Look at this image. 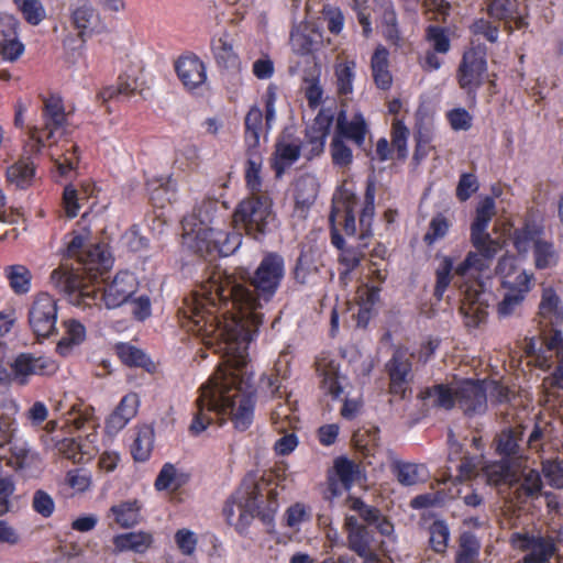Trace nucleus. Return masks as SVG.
I'll return each mask as SVG.
<instances>
[{"label": "nucleus", "mask_w": 563, "mask_h": 563, "mask_svg": "<svg viewBox=\"0 0 563 563\" xmlns=\"http://www.w3.org/2000/svg\"><path fill=\"white\" fill-rule=\"evenodd\" d=\"M284 275L283 257L268 253L251 279L254 289L216 272L185 298L184 325L224 358L200 387L197 412L189 427L192 434H200L216 419L230 418L241 431L252 424L254 391L247 365L249 344L263 321L260 309L273 298Z\"/></svg>", "instance_id": "f257e3e1"}, {"label": "nucleus", "mask_w": 563, "mask_h": 563, "mask_svg": "<svg viewBox=\"0 0 563 563\" xmlns=\"http://www.w3.org/2000/svg\"><path fill=\"white\" fill-rule=\"evenodd\" d=\"M539 323L541 339L527 341L525 353L529 365L544 371L555 366L554 372L544 377L542 383L545 402L550 404L552 397H563V306L551 287L542 291Z\"/></svg>", "instance_id": "f03ea898"}, {"label": "nucleus", "mask_w": 563, "mask_h": 563, "mask_svg": "<svg viewBox=\"0 0 563 563\" xmlns=\"http://www.w3.org/2000/svg\"><path fill=\"white\" fill-rule=\"evenodd\" d=\"M218 202L205 199L183 220V244L195 253L217 251L222 256L233 254L242 243L240 232L228 233L213 227Z\"/></svg>", "instance_id": "7ed1b4c3"}, {"label": "nucleus", "mask_w": 563, "mask_h": 563, "mask_svg": "<svg viewBox=\"0 0 563 563\" xmlns=\"http://www.w3.org/2000/svg\"><path fill=\"white\" fill-rule=\"evenodd\" d=\"M454 267L451 257H444L437 271L435 295L440 298L448 288L450 282L454 279V284L461 289L463 295L461 303V313L464 316L465 324L470 328L478 327L487 316L488 301L490 292L487 289V280L489 278V268L474 276L462 277L455 272L460 266Z\"/></svg>", "instance_id": "20e7f679"}, {"label": "nucleus", "mask_w": 563, "mask_h": 563, "mask_svg": "<svg viewBox=\"0 0 563 563\" xmlns=\"http://www.w3.org/2000/svg\"><path fill=\"white\" fill-rule=\"evenodd\" d=\"M428 406L452 409L457 405L465 415H483L487 410L485 379L456 378L450 384H437L421 391Z\"/></svg>", "instance_id": "39448f33"}, {"label": "nucleus", "mask_w": 563, "mask_h": 563, "mask_svg": "<svg viewBox=\"0 0 563 563\" xmlns=\"http://www.w3.org/2000/svg\"><path fill=\"white\" fill-rule=\"evenodd\" d=\"M496 213L495 201L486 197L479 201L476 216L471 225V242L477 252H470L456 268L459 276H474L490 266V261L501 250L499 240L492 239L487 228Z\"/></svg>", "instance_id": "423d86ee"}, {"label": "nucleus", "mask_w": 563, "mask_h": 563, "mask_svg": "<svg viewBox=\"0 0 563 563\" xmlns=\"http://www.w3.org/2000/svg\"><path fill=\"white\" fill-rule=\"evenodd\" d=\"M277 508L275 492L269 489L264 496L262 485L253 477H246L239 490L225 503L223 515L228 523L243 530L255 516H261L265 520Z\"/></svg>", "instance_id": "0eeeda50"}, {"label": "nucleus", "mask_w": 563, "mask_h": 563, "mask_svg": "<svg viewBox=\"0 0 563 563\" xmlns=\"http://www.w3.org/2000/svg\"><path fill=\"white\" fill-rule=\"evenodd\" d=\"M511 240L518 255L522 258L532 251L537 269L555 267L560 261L559 251L551 241L543 238V229L534 222H526L523 227L516 229Z\"/></svg>", "instance_id": "6e6552de"}, {"label": "nucleus", "mask_w": 563, "mask_h": 563, "mask_svg": "<svg viewBox=\"0 0 563 563\" xmlns=\"http://www.w3.org/2000/svg\"><path fill=\"white\" fill-rule=\"evenodd\" d=\"M68 114L63 100L58 96L44 99L42 109V124L29 129V137L35 143L36 152L46 145L52 147L68 133Z\"/></svg>", "instance_id": "1a4fd4ad"}, {"label": "nucleus", "mask_w": 563, "mask_h": 563, "mask_svg": "<svg viewBox=\"0 0 563 563\" xmlns=\"http://www.w3.org/2000/svg\"><path fill=\"white\" fill-rule=\"evenodd\" d=\"M272 200L267 196H253L242 200L234 210L232 221L238 230L247 234L264 233L274 220Z\"/></svg>", "instance_id": "9d476101"}, {"label": "nucleus", "mask_w": 563, "mask_h": 563, "mask_svg": "<svg viewBox=\"0 0 563 563\" xmlns=\"http://www.w3.org/2000/svg\"><path fill=\"white\" fill-rule=\"evenodd\" d=\"M57 301L48 292H38L33 297L27 311V322L33 334L47 339L56 333Z\"/></svg>", "instance_id": "9b49d317"}, {"label": "nucleus", "mask_w": 563, "mask_h": 563, "mask_svg": "<svg viewBox=\"0 0 563 563\" xmlns=\"http://www.w3.org/2000/svg\"><path fill=\"white\" fill-rule=\"evenodd\" d=\"M79 268L67 269L58 267L51 274L52 285L68 296L69 302L79 307H91L98 305V296L95 288L84 285Z\"/></svg>", "instance_id": "f8f14e48"}, {"label": "nucleus", "mask_w": 563, "mask_h": 563, "mask_svg": "<svg viewBox=\"0 0 563 563\" xmlns=\"http://www.w3.org/2000/svg\"><path fill=\"white\" fill-rule=\"evenodd\" d=\"M486 73V47L475 44V40H472V46L464 53L457 69L459 85L467 93H475L483 84Z\"/></svg>", "instance_id": "ddd939ff"}, {"label": "nucleus", "mask_w": 563, "mask_h": 563, "mask_svg": "<svg viewBox=\"0 0 563 563\" xmlns=\"http://www.w3.org/2000/svg\"><path fill=\"white\" fill-rule=\"evenodd\" d=\"M496 274L500 277L503 290L527 296L534 285L533 273L517 266L512 255H505L498 261Z\"/></svg>", "instance_id": "4468645a"}, {"label": "nucleus", "mask_w": 563, "mask_h": 563, "mask_svg": "<svg viewBox=\"0 0 563 563\" xmlns=\"http://www.w3.org/2000/svg\"><path fill=\"white\" fill-rule=\"evenodd\" d=\"M511 543L527 552L519 563H550L555 552L554 540L550 537L518 532L512 534Z\"/></svg>", "instance_id": "2eb2a0df"}, {"label": "nucleus", "mask_w": 563, "mask_h": 563, "mask_svg": "<svg viewBox=\"0 0 563 563\" xmlns=\"http://www.w3.org/2000/svg\"><path fill=\"white\" fill-rule=\"evenodd\" d=\"M344 528L349 549L362 558L364 563H378L377 554L373 549L374 538L368 528L353 515H346Z\"/></svg>", "instance_id": "dca6fc26"}, {"label": "nucleus", "mask_w": 563, "mask_h": 563, "mask_svg": "<svg viewBox=\"0 0 563 563\" xmlns=\"http://www.w3.org/2000/svg\"><path fill=\"white\" fill-rule=\"evenodd\" d=\"M137 286V279L132 273L120 272L104 286L100 300L108 309L118 308L132 297Z\"/></svg>", "instance_id": "f3484780"}, {"label": "nucleus", "mask_w": 563, "mask_h": 563, "mask_svg": "<svg viewBox=\"0 0 563 563\" xmlns=\"http://www.w3.org/2000/svg\"><path fill=\"white\" fill-rule=\"evenodd\" d=\"M67 423L73 424L77 430H90L85 439L78 437V440L71 439L66 442L67 445L78 448L87 461L90 460L98 452V433L95 430V423L89 421L88 416L77 409L75 405L68 412Z\"/></svg>", "instance_id": "a211bd4d"}, {"label": "nucleus", "mask_w": 563, "mask_h": 563, "mask_svg": "<svg viewBox=\"0 0 563 563\" xmlns=\"http://www.w3.org/2000/svg\"><path fill=\"white\" fill-rule=\"evenodd\" d=\"M18 24L13 15H0V55L8 62L16 60L24 52V45L18 37Z\"/></svg>", "instance_id": "6ab92c4d"}, {"label": "nucleus", "mask_w": 563, "mask_h": 563, "mask_svg": "<svg viewBox=\"0 0 563 563\" xmlns=\"http://www.w3.org/2000/svg\"><path fill=\"white\" fill-rule=\"evenodd\" d=\"M487 13L490 18L505 22L509 30H511V22L515 23L516 29H523L528 25L526 21L527 7L521 5L518 0H490Z\"/></svg>", "instance_id": "aec40b11"}, {"label": "nucleus", "mask_w": 563, "mask_h": 563, "mask_svg": "<svg viewBox=\"0 0 563 563\" xmlns=\"http://www.w3.org/2000/svg\"><path fill=\"white\" fill-rule=\"evenodd\" d=\"M386 366L390 379V393L405 397L411 373L409 356L405 352L396 351Z\"/></svg>", "instance_id": "412c9836"}, {"label": "nucleus", "mask_w": 563, "mask_h": 563, "mask_svg": "<svg viewBox=\"0 0 563 563\" xmlns=\"http://www.w3.org/2000/svg\"><path fill=\"white\" fill-rule=\"evenodd\" d=\"M301 142L297 137L283 135L275 145L274 156L272 158V167L277 177L289 168L300 157Z\"/></svg>", "instance_id": "4be33fe9"}, {"label": "nucleus", "mask_w": 563, "mask_h": 563, "mask_svg": "<svg viewBox=\"0 0 563 563\" xmlns=\"http://www.w3.org/2000/svg\"><path fill=\"white\" fill-rule=\"evenodd\" d=\"M78 263L90 278L95 279L112 267L113 258L106 245L91 244L85 250Z\"/></svg>", "instance_id": "5701e85b"}, {"label": "nucleus", "mask_w": 563, "mask_h": 563, "mask_svg": "<svg viewBox=\"0 0 563 563\" xmlns=\"http://www.w3.org/2000/svg\"><path fill=\"white\" fill-rule=\"evenodd\" d=\"M71 22L80 37L98 31L100 19L89 0H71Z\"/></svg>", "instance_id": "b1692460"}, {"label": "nucleus", "mask_w": 563, "mask_h": 563, "mask_svg": "<svg viewBox=\"0 0 563 563\" xmlns=\"http://www.w3.org/2000/svg\"><path fill=\"white\" fill-rule=\"evenodd\" d=\"M347 505L360 519L367 526L375 527L382 536L390 537L393 534L394 525L376 507L367 505L358 498H350Z\"/></svg>", "instance_id": "393cba45"}, {"label": "nucleus", "mask_w": 563, "mask_h": 563, "mask_svg": "<svg viewBox=\"0 0 563 563\" xmlns=\"http://www.w3.org/2000/svg\"><path fill=\"white\" fill-rule=\"evenodd\" d=\"M139 406L140 399L136 394L131 393L125 395L115 410L107 419V432L114 434L122 430L135 417Z\"/></svg>", "instance_id": "a878e982"}, {"label": "nucleus", "mask_w": 563, "mask_h": 563, "mask_svg": "<svg viewBox=\"0 0 563 563\" xmlns=\"http://www.w3.org/2000/svg\"><path fill=\"white\" fill-rule=\"evenodd\" d=\"M176 71L184 86L190 90L207 79L206 67L195 55L180 57L176 63Z\"/></svg>", "instance_id": "bb28decb"}, {"label": "nucleus", "mask_w": 563, "mask_h": 563, "mask_svg": "<svg viewBox=\"0 0 563 563\" xmlns=\"http://www.w3.org/2000/svg\"><path fill=\"white\" fill-rule=\"evenodd\" d=\"M367 132L368 128L366 121L361 113H356L350 121L346 120L344 112L339 114L335 136H340L342 140L349 139L358 147H362L365 143Z\"/></svg>", "instance_id": "cd10ccee"}, {"label": "nucleus", "mask_w": 563, "mask_h": 563, "mask_svg": "<svg viewBox=\"0 0 563 563\" xmlns=\"http://www.w3.org/2000/svg\"><path fill=\"white\" fill-rule=\"evenodd\" d=\"M112 542L114 553L131 551L142 554L152 547L154 538L151 532L140 530L117 534Z\"/></svg>", "instance_id": "c85d7f7f"}, {"label": "nucleus", "mask_w": 563, "mask_h": 563, "mask_svg": "<svg viewBox=\"0 0 563 563\" xmlns=\"http://www.w3.org/2000/svg\"><path fill=\"white\" fill-rule=\"evenodd\" d=\"M378 25L387 42L396 46L400 45V32L397 24V15L390 0L382 1L376 9Z\"/></svg>", "instance_id": "c756f323"}, {"label": "nucleus", "mask_w": 563, "mask_h": 563, "mask_svg": "<svg viewBox=\"0 0 563 563\" xmlns=\"http://www.w3.org/2000/svg\"><path fill=\"white\" fill-rule=\"evenodd\" d=\"M10 464L23 475L32 477L36 476L42 470V460L35 451L27 445H14L12 448V456Z\"/></svg>", "instance_id": "7c9ffc66"}, {"label": "nucleus", "mask_w": 563, "mask_h": 563, "mask_svg": "<svg viewBox=\"0 0 563 563\" xmlns=\"http://www.w3.org/2000/svg\"><path fill=\"white\" fill-rule=\"evenodd\" d=\"M211 52L217 64L222 67L234 66L239 56L234 51L233 42L227 31L214 34L210 42Z\"/></svg>", "instance_id": "2f4dec72"}, {"label": "nucleus", "mask_w": 563, "mask_h": 563, "mask_svg": "<svg viewBox=\"0 0 563 563\" xmlns=\"http://www.w3.org/2000/svg\"><path fill=\"white\" fill-rule=\"evenodd\" d=\"M371 69L374 81L379 89L387 90L391 87L393 76L389 70V52L383 45H378L371 58Z\"/></svg>", "instance_id": "473e14b6"}, {"label": "nucleus", "mask_w": 563, "mask_h": 563, "mask_svg": "<svg viewBox=\"0 0 563 563\" xmlns=\"http://www.w3.org/2000/svg\"><path fill=\"white\" fill-rule=\"evenodd\" d=\"M518 460L519 459H516L511 462H493L485 465L483 471L487 482L493 485H498L501 483L515 485V481L518 479Z\"/></svg>", "instance_id": "72a5a7b5"}, {"label": "nucleus", "mask_w": 563, "mask_h": 563, "mask_svg": "<svg viewBox=\"0 0 563 563\" xmlns=\"http://www.w3.org/2000/svg\"><path fill=\"white\" fill-rule=\"evenodd\" d=\"M379 299V290L376 287H369L364 285L357 289L356 292V302L358 306V311L356 313L357 324L361 327H366L368 321L371 320L376 303Z\"/></svg>", "instance_id": "f704fd0d"}, {"label": "nucleus", "mask_w": 563, "mask_h": 563, "mask_svg": "<svg viewBox=\"0 0 563 563\" xmlns=\"http://www.w3.org/2000/svg\"><path fill=\"white\" fill-rule=\"evenodd\" d=\"M517 471L518 479L515 481V484H519L520 494H525L528 497L538 496L542 488L539 472L531 468L523 459L518 460Z\"/></svg>", "instance_id": "c9c22d12"}, {"label": "nucleus", "mask_w": 563, "mask_h": 563, "mask_svg": "<svg viewBox=\"0 0 563 563\" xmlns=\"http://www.w3.org/2000/svg\"><path fill=\"white\" fill-rule=\"evenodd\" d=\"M65 333L56 345L58 354L66 356L71 350L81 344L86 339V328L75 319H68L63 322Z\"/></svg>", "instance_id": "e433bc0d"}, {"label": "nucleus", "mask_w": 563, "mask_h": 563, "mask_svg": "<svg viewBox=\"0 0 563 563\" xmlns=\"http://www.w3.org/2000/svg\"><path fill=\"white\" fill-rule=\"evenodd\" d=\"M523 427L518 424L514 428H508L503 430L496 439V450L497 452L506 457L522 459L521 456H517L520 442L522 440Z\"/></svg>", "instance_id": "4c0bfd02"}, {"label": "nucleus", "mask_w": 563, "mask_h": 563, "mask_svg": "<svg viewBox=\"0 0 563 563\" xmlns=\"http://www.w3.org/2000/svg\"><path fill=\"white\" fill-rule=\"evenodd\" d=\"M263 162V151L261 148H247L245 180L252 194H257L262 189Z\"/></svg>", "instance_id": "58836bf2"}, {"label": "nucleus", "mask_w": 563, "mask_h": 563, "mask_svg": "<svg viewBox=\"0 0 563 563\" xmlns=\"http://www.w3.org/2000/svg\"><path fill=\"white\" fill-rule=\"evenodd\" d=\"M318 180L312 175H303L295 183V202L297 209H308L316 200L318 194Z\"/></svg>", "instance_id": "ea45409f"}, {"label": "nucleus", "mask_w": 563, "mask_h": 563, "mask_svg": "<svg viewBox=\"0 0 563 563\" xmlns=\"http://www.w3.org/2000/svg\"><path fill=\"white\" fill-rule=\"evenodd\" d=\"M142 505L137 500H126L110 508L114 521L121 528H132L141 521Z\"/></svg>", "instance_id": "a19ab883"}, {"label": "nucleus", "mask_w": 563, "mask_h": 563, "mask_svg": "<svg viewBox=\"0 0 563 563\" xmlns=\"http://www.w3.org/2000/svg\"><path fill=\"white\" fill-rule=\"evenodd\" d=\"M3 273L14 294L24 295L31 290L32 274L26 266L21 264L9 265Z\"/></svg>", "instance_id": "79ce46f5"}, {"label": "nucleus", "mask_w": 563, "mask_h": 563, "mask_svg": "<svg viewBox=\"0 0 563 563\" xmlns=\"http://www.w3.org/2000/svg\"><path fill=\"white\" fill-rule=\"evenodd\" d=\"M356 62L354 59L338 58L334 65V75L336 87L340 95H351L353 92V82L355 79Z\"/></svg>", "instance_id": "37998d69"}, {"label": "nucleus", "mask_w": 563, "mask_h": 563, "mask_svg": "<svg viewBox=\"0 0 563 563\" xmlns=\"http://www.w3.org/2000/svg\"><path fill=\"white\" fill-rule=\"evenodd\" d=\"M34 175V164L30 158H21L7 170L8 181L18 188H26L31 186Z\"/></svg>", "instance_id": "c03bdc74"}, {"label": "nucleus", "mask_w": 563, "mask_h": 563, "mask_svg": "<svg viewBox=\"0 0 563 563\" xmlns=\"http://www.w3.org/2000/svg\"><path fill=\"white\" fill-rule=\"evenodd\" d=\"M263 131V111L254 106L245 117V143L247 148H261L260 140Z\"/></svg>", "instance_id": "a18cd8bd"}, {"label": "nucleus", "mask_w": 563, "mask_h": 563, "mask_svg": "<svg viewBox=\"0 0 563 563\" xmlns=\"http://www.w3.org/2000/svg\"><path fill=\"white\" fill-rule=\"evenodd\" d=\"M13 382L19 385H26L30 377L37 375L34 362V354L21 353L11 364Z\"/></svg>", "instance_id": "49530a36"}, {"label": "nucleus", "mask_w": 563, "mask_h": 563, "mask_svg": "<svg viewBox=\"0 0 563 563\" xmlns=\"http://www.w3.org/2000/svg\"><path fill=\"white\" fill-rule=\"evenodd\" d=\"M340 205L341 202L334 201L330 220L332 222L343 220L345 233L349 235H354L356 233V222L354 213L355 199L354 197H351L345 202H342V210Z\"/></svg>", "instance_id": "de8ad7c7"}, {"label": "nucleus", "mask_w": 563, "mask_h": 563, "mask_svg": "<svg viewBox=\"0 0 563 563\" xmlns=\"http://www.w3.org/2000/svg\"><path fill=\"white\" fill-rule=\"evenodd\" d=\"M154 442V432L150 427L139 429L136 437L131 445V453L135 461L144 462L152 453Z\"/></svg>", "instance_id": "09e8293b"}, {"label": "nucleus", "mask_w": 563, "mask_h": 563, "mask_svg": "<svg viewBox=\"0 0 563 563\" xmlns=\"http://www.w3.org/2000/svg\"><path fill=\"white\" fill-rule=\"evenodd\" d=\"M329 121L317 119L313 125H311L307 131V140L310 145V155L316 156L323 152L328 130H329Z\"/></svg>", "instance_id": "8fccbe9b"}, {"label": "nucleus", "mask_w": 563, "mask_h": 563, "mask_svg": "<svg viewBox=\"0 0 563 563\" xmlns=\"http://www.w3.org/2000/svg\"><path fill=\"white\" fill-rule=\"evenodd\" d=\"M427 477V468L422 464L400 463L397 465V479L404 486H413Z\"/></svg>", "instance_id": "3c124183"}, {"label": "nucleus", "mask_w": 563, "mask_h": 563, "mask_svg": "<svg viewBox=\"0 0 563 563\" xmlns=\"http://www.w3.org/2000/svg\"><path fill=\"white\" fill-rule=\"evenodd\" d=\"M334 470L345 489H350L361 477L360 466L345 457H339L335 460Z\"/></svg>", "instance_id": "603ef678"}, {"label": "nucleus", "mask_w": 563, "mask_h": 563, "mask_svg": "<svg viewBox=\"0 0 563 563\" xmlns=\"http://www.w3.org/2000/svg\"><path fill=\"white\" fill-rule=\"evenodd\" d=\"M272 422L275 429L283 433L296 427L297 417L288 402H279L272 412Z\"/></svg>", "instance_id": "864d4df0"}, {"label": "nucleus", "mask_w": 563, "mask_h": 563, "mask_svg": "<svg viewBox=\"0 0 563 563\" xmlns=\"http://www.w3.org/2000/svg\"><path fill=\"white\" fill-rule=\"evenodd\" d=\"M429 534L430 548L439 554L445 553L450 539L448 525L442 520L434 521L429 527Z\"/></svg>", "instance_id": "5fc2aeb1"}, {"label": "nucleus", "mask_w": 563, "mask_h": 563, "mask_svg": "<svg viewBox=\"0 0 563 563\" xmlns=\"http://www.w3.org/2000/svg\"><path fill=\"white\" fill-rule=\"evenodd\" d=\"M410 131L400 119H395L391 123V146L397 152L399 159L408 156V137Z\"/></svg>", "instance_id": "6e6d98bb"}, {"label": "nucleus", "mask_w": 563, "mask_h": 563, "mask_svg": "<svg viewBox=\"0 0 563 563\" xmlns=\"http://www.w3.org/2000/svg\"><path fill=\"white\" fill-rule=\"evenodd\" d=\"M375 187L369 184L366 188L364 207L360 216V224L362 228L361 239L371 235V225L375 214Z\"/></svg>", "instance_id": "4d7b16f0"}, {"label": "nucleus", "mask_w": 563, "mask_h": 563, "mask_svg": "<svg viewBox=\"0 0 563 563\" xmlns=\"http://www.w3.org/2000/svg\"><path fill=\"white\" fill-rule=\"evenodd\" d=\"M426 40L431 51L446 54L451 48V42L445 29L438 25H429L426 30Z\"/></svg>", "instance_id": "13d9d810"}, {"label": "nucleus", "mask_w": 563, "mask_h": 563, "mask_svg": "<svg viewBox=\"0 0 563 563\" xmlns=\"http://www.w3.org/2000/svg\"><path fill=\"white\" fill-rule=\"evenodd\" d=\"M24 19L32 25L40 24L46 15L45 9L38 0H14Z\"/></svg>", "instance_id": "bf43d9fd"}, {"label": "nucleus", "mask_w": 563, "mask_h": 563, "mask_svg": "<svg viewBox=\"0 0 563 563\" xmlns=\"http://www.w3.org/2000/svg\"><path fill=\"white\" fill-rule=\"evenodd\" d=\"M479 553V543L471 533H464L460 539V550L456 563H474Z\"/></svg>", "instance_id": "052dcab7"}, {"label": "nucleus", "mask_w": 563, "mask_h": 563, "mask_svg": "<svg viewBox=\"0 0 563 563\" xmlns=\"http://www.w3.org/2000/svg\"><path fill=\"white\" fill-rule=\"evenodd\" d=\"M117 352L121 361L129 366L146 367L150 364V361L145 353L131 344H118Z\"/></svg>", "instance_id": "680f3d73"}, {"label": "nucleus", "mask_w": 563, "mask_h": 563, "mask_svg": "<svg viewBox=\"0 0 563 563\" xmlns=\"http://www.w3.org/2000/svg\"><path fill=\"white\" fill-rule=\"evenodd\" d=\"M331 156L333 164L341 168L349 167L353 162L352 150L340 136H333L331 142Z\"/></svg>", "instance_id": "e2e57ef3"}, {"label": "nucleus", "mask_w": 563, "mask_h": 563, "mask_svg": "<svg viewBox=\"0 0 563 563\" xmlns=\"http://www.w3.org/2000/svg\"><path fill=\"white\" fill-rule=\"evenodd\" d=\"M450 225L449 220L443 214H437L430 221L429 230L423 238L424 242L432 245L443 239L448 234Z\"/></svg>", "instance_id": "0e129e2a"}, {"label": "nucleus", "mask_w": 563, "mask_h": 563, "mask_svg": "<svg viewBox=\"0 0 563 563\" xmlns=\"http://www.w3.org/2000/svg\"><path fill=\"white\" fill-rule=\"evenodd\" d=\"M310 517L309 508L301 503L294 504L285 512L286 525L295 531H298L303 522L310 520Z\"/></svg>", "instance_id": "69168bd1"}, {"label": "nucleus", "mask_w": 563, "mask_h": 563, "mask_svg": "<svg viewBox=\"0 0 563 563\" xmlns=\"http://www.w3.org/2000/svg\"><path fill=\"white\" fill-rule=\"evenodd\" d=\"M526 297L527 296L504 290L503 299L497 307V312L499 317L507 318L515 314L521 307Z\"/></svg>", "instance_id": "338daca9"}, {"label": "nucleus", "mask_w": 563, "mask_h": 563, "mask_svg": "<svg viewBox=\"0 0 563 563\" xmlns=\"http://www.w3.org/2000/svg\"><path fill=\"white\" fill-rule=\"evenodd\" d=\"M542 472L549 485L563 488V461L549 460L543 462Z\"/></svg>", "instance_id": "774afa93"}]
</instances>
